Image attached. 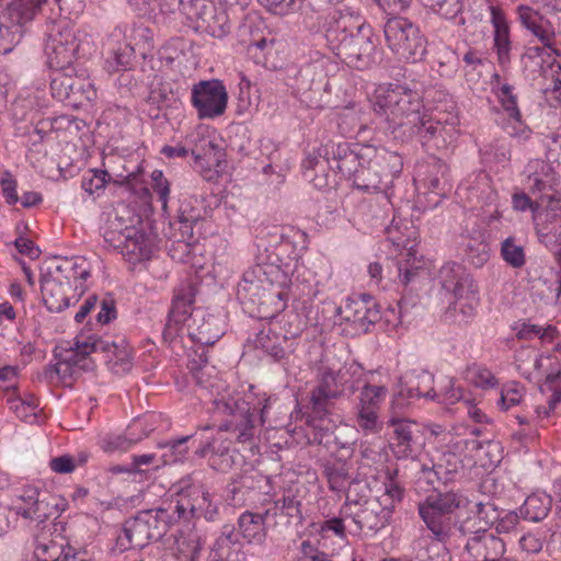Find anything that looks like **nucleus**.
Returning <instances> with one entry per match:
<instances>
[{
  "label": "nucleus",
  "instance_id": "f257e3e1",
  "mask_svg": "<svg viewBox=\"0 0 561 561\" xmlns=\"http://www.w3.org/2000/svg\"><path fill=\"white\" fill-rule=\"evenodd\" d=\"M419 94L402 85L380 88L376 94L374 111L385 123V130L394 140L409 142L416 138L425 146L435 140L445 126L425 114Z\"/></svg>",
  "mask_w": 561,
  "mask_h": 561
},
{
  "label": "nucleus",
  "instance_id": "f03ea898",
  "mask_svg": "<svg viewBox=\"0 0 561 561\" xmlns=\"http://www.w3.org/2000/svg\"><path fill=\"white\" fill-rule=\"evenodd\" d=\"M207 362L203 352L198 360L195 358L190 360L188 368L196 383L209 389L214 397L211 400L214 412L222 417L219 430L230 432L239 443L252 442L256 432V407L241 393L228 391L219 380H205L204 369L207 368Z\"/></svg>",
  "mask_w": 561,
  "mask_h": 561
},
{
  "label": "nucleus",
  "instance_id": "7ed1b4c3",
  "mask_svg": "<svg viewBox=\"0 0 561 561\" xmlns=\"http://www.w3.org/2000/svg\"><path fill=\"white\" fill-rule=\"evenodd\" d=\"M329 48L343 61L357 69L376 62V45L369 25L357 24L351 14L335 12L325 24Z\"/></svg>",
  "mask_w": 561,
  "mask_h": 561
},
{
  "label": "nucleus",
  "instance_id": "20e7f679",
  "mask_svg": "<svg viewBox=\"0 0 561 561\" xmlns=\"http://www.w3.org/2000/svg\"><path fill=\"white\" fill-rule=\"evenodd\" d=\"M465 497L454 490L427 495L417 504V512L433 538L446 542L457 525L456 512L463 506Z\"/></svg>",
  "mask_w": 561,
  "mask_h": 561
},
{
  "label": "nucleus",
  "instance_id": "39448f33",
  "mask_svg": "<svg viewBox=\"0 0 561 561\" xmlns=\"http://www.w3.org/2000/svg\"><path fill=\"white\" fill-rule=\"evenodd\" d=\"M167 510L141 511L125 520L116 538L119 551L144 548L152 540H159L167 531Z\"/></svg>",
  "mask_w": 561,
  "mask_h": 561
},
{
  "label": "nucleus",
  "instance_id": "423d86ee",
  "mask_svg": "<svg viewBox=\"0 0 561 561\" xmlns=\"http://www.w3.org/2000/svg\"><path fill=\"white\" fill-rule=\"evenodd\" d=\"M178 500L173 513L178 519L188 522L194 518H205L207 522H215L219 511L214 504L208 490L204 484L196 481L193 476L182 478L175 485Z\"/></svg>",
  "mask_w": 561,
  "mask_h": 561
},
{
  "label": "nucleus",
  "instance_id": "0eeeda50",
  "mask_svg": "<svg viewBox=\"0 0 561 561\" xmlns=\"http://www.w3.org/2000/svg\"><path fill=\"white\" fill-rule=\"evenodd\" d=\"M388 47L400 58L416 62L426 53V41L419 27L405 18L393 16L383 26Z\"/></svg>",
  "mask_w": 561,
  "mask_h": 561
},
{
  "label": "nucleus",
  "instance_id": "6e6552de",
  "mask_svg": "<svg viewBox=\"0 0 561 561\" xmlns=\"http://www.w3.org/2000/svg\"><path fill=\"white\" fill-rule=\"evenodd\" d=\"M402 167V159L397 152L374 148V156L360 165L353 183L358 190L383 192L382 184L389 183Z\"/></svg>",
  "mask_w": 561,
  "mask_h": 561
},
{
  "label": "nucleus",
  "instance_id": "1a4fd4ad",
  "mask_svg": "<svg viewBox=\"0 0 561 561\" xmlns=\"http://www.w3.org/2000/svg\"><path fill=\"white\" fill-rule=\"evenodd\" d=\"M82 43L78 38V31L61 21L54 23L47 34L45 53L51 69L65 68L73 65L80 55Z\"/></svg>",
  "mask_w": 561,
  "mask_h": 561
},
{
  "label": "nucleus",
  "instance_id": "9d476101",
  "mask_svg": "<svg viewBox=\"0 0 561 561\" xmlns=\"http://www.w3.org/2000/svg\"><path fill=\"white\" fill-rule=\"evenodd\" d=\"M340 513L351 519L356 531L379 530L389 524L392 507L377 497L351 500L347 496Z\"/></svg>",
  "mask_w": 561,
  "mask_h": 561
},
{
  "label": "nucleus",
  "instance_id": "9b49d317",
  "mask_svg": "<svg viewBox=\"0 0 561 561\" xmlns=\"http://www.w3.org/2000/svg\"><path fill=\"white\" fill-rule=\"evenodd\" d=\"M45 0H13L0 19V54L12 51L23 36V24L33 20Z\"/></svg>",
  "mask_w": 561,
  "mask_h": 561
},
{
  "label": "nucleus",
  "instance_id": "f8f14e48",
  "mask_svg": "<svg viewBox=\"0 0 561 561\" xmlns=\"http://www.w3.org/2000/svg\"><path fill=\"white\" fill-rule=\"evenodd\" d=\"M351 148L347 142L329 141L313 150L302 162L305 178L312 182L317 188L321 190L329 186L327 169L337 170V165L341 164L342 159L346 157Z\"/></svg>",
  "mask_w": 561,
  "mask_h": 561
},
{
  "label": "nucleus",
  "instance_id": "ddd939ff",
  "mask_svg": "<svg viewBox=\"0 0 561 561\" xmlns=\"http://www.w3.org/2000/svg\"><path fill=\"white\" fill-rule=\"evenodd\" d=\"M458 529L461 535L468 536L462 552L465 556L479 561H511L505 556L506 545L504 540L494 533L482 528L472 531L468 527V520L461 523Z\"/></svg>",
  "mask_w": 561,
  "mask_h": 561
},
{
  "label": "nucleus",
  "instance_id": "4468645a",
  "mask_svg": "<svg viewBox=\"0 0 561 561\" xmlns=\"http://www.w3.org/2000/svg\"><path fill=\"white\" fill-rule=\"evenodd\" d=\"M191 103L199 118H215L225 113L228 92L220 80H202L192 87Z\"/></svg>",
  "mask_w": 561,
  "mask_h": 561
},
{
  "label": "nucleus",
  "instance_id": "2eb2a0df",
  "mask_svg": "<svg viewBox=\"0 0 561 561\" xmlns=\"http://www.w3.org/2000/svg\"><path fill=\"white\" fill-rule=\"evenodd\" d=\"M104 240L129 261H145L151 255V241L134 226L119 228L112 224L104 233Z\"/></svg>",
  "mask_w": 561,
  "mask_h": 561
},
{
  "label": "nucleus",
  "instance_id": "dca6fc26",
  "mask_svg": "<svg viewBox=\"0 0 561 561\" xmlns=\"http://www.w3.org/2000/svg\"><path fill=\"white\" fill-rule=\"evenodd\" d=\"M388 424L393 428L392 450L397 458L414 459L425 445L423 426L402 416H390Z\"/></svg>",
  "mask_w": 561,
  "mask_h": 561
},
{
  "label": "nucleus",
  "instance_id": "f3484780",
  "mask_svg": "<svg viewBox=\"0 0 561 561\" xmlns=\"http://www.w3.org/2000/svg\"><path fill=\"white\" fill-rule=\"evenodd\" d=\"M387 392L385 386L366 382L362 387L355 407V422L365 434H375L381 430L382 423L379 420V410Z\"/></svg>",
  "mask_w": 561,
  "mask_h": 561
},
{
  "label": "nucleus",
  "instance_id": "a211bd4d",
  "mask_svg": "<svg viewBox=\"0 0 561 561\" xmlns=\"http://www.w3.org/2000/svg\"><path fill=\"white\" fill-rule=\"evenodd\" d=\"M345 383V374L342 370L335 371L329 367L321 368L319 383L311 391V414L318 419L327 415L333 400L340 398L344 392Z\"/></svg>",
  "mask_w": 561,
  "mask_h": 561
},
{
  "label": "nucleus",
  "instance_id": "6ab92c4d",
  "mask_svg": "<svg viewBox=\"0 0 561 561\" xmlns=\"http://www.w3.org/2000/svg\"><path fill=\"white\" fill-rule=\"evenodd\" d=\"M196 293V286L192 282L182 283L175 289L169 320L164 329V336L175 333L181 323L188 322V319L195 314V312H192V305Z\"/></svg>",
  "mask_w": 561,
  "mask_h": 561
},
{
  "label": "nucleus",
  "instance_id": "aec40b11",
  "mask_svg": "<svg viewBox=\"0 0 561 561\" xmlns=\"http://www.w3.org/2000/svg\"><path fill=\"white\" fill-rule=\"evenodd\" d=\"M343 319L352 322L364 331L380 319V311L370 295L364 294L348 299L343 311Z\"/></svg>",
  "mask_w": 561,
  "mask_h": 561
},
{
  "label": "nucleus",
  "instance_id": "412c9836",
  "mask_svg": "<svg viewBox=\"0 0 561 561\" xmlns=\"http://www.w3.org/2000/svg\"><path fill=\"white\" fill-rule=\"evenodd\" d=\"M21 504L14 505L18 515L26 519L44 523L58 512V505H51L46 497H41L36 488L27 486L20 495Z\"/></svg>",
  "mask_w": 561,
  "mask_h": 561
},
{
  "label": "nucleus",
  "instance_id": "4be33fe9",
  "mask_svg": "<svg viewBox=\"0 0 561 561\" xmlns=\"http://www.w3.org/2000/svg\"><path fill=\"white\" fill-rule=\"evenodd\" d=\"M72 286L70 280H62L58 276L48 274L42 278L41 291L45 306L51 312H61L69 307L68 293Z\"/></svg>",
  "mask_w": 561,
  "mask_h": 561
},
{
  "label": "nucleus",
  "instance_id": "5701e85b",
  "mask_svg": "<svg viewBox=\"0 0 561 561\" xmlns=\"http://www.w3.org/2000/svg\"><path fill=\"white\" fill-rule=\"evenodd\" d=\"M437 282L450 298L461 295L463 290H468L476 285L471 275L459 263H445L437 273Z\"/></svg>",
  "mask_w": 561,
  "mask_h": 561
},
{
  "label": "nucleus",
  "instance_id": "b1692460",
  "mask_svg": "<svg viewBox=\"0 0 561 561\" xmlns=\"http://www.w3.org/2000/svg\"><path fill=\"white\" fill-rule=\"evenodd\" d=\"M228 440L214 439L196 450L199 457H205L210 453V467L220 472H228L241 458L240 454L232 449Z\"/></svg>",
  "mask_w": 561,
  "mask_h": 561
},
{
  "label": "nucleus",
  "instance_id": "393cba45",
  "mask_svg": "<svg viewBox=\"0 0 561 561\" xmlns=\"http://www.w3.org/2000/svg\"><path fill=\"white\" fill-rule=\"evenodd\" d=\"M490 12L491 23L494 27V47L497 55V62L502 68H506L511 62L512 49L510 27L500 8L491 5Z\"/></svg>",
  "mask_w": 561,
  "mask_h": 561
},
{
  "label": "nucleus",
  "instance_id": "a878e982",
  "mask_svg": "<svg viewBox=\"0 0 561 561\" xmlns=\"http://www.w3.org/2000/svg\"><path fill=\"white\" fill-rule=\"evenodd\" d=\"M217 321L214 316L206 317L203 311H195L187 323L192 341L202 345L215 344L222 335L221 330L217 327Z\"/></svg>",
  "mask_w": 561,
  "mask_h": 561
},
{
  "label": "nucleus",
  "instance_id": "bb28decb",
  "mask_svg": "<svg viewBox=\"0 0 561 561\" xmlns=\"http://www.w3.org/2000/svg\"><path fill=\"white\" fill-rule=\"evenodd\" d=\"M141 83L145 84V92H147V101L149 103L162 107L170 105L174 100L171 84L163 81L162 77L152 67L149 70L142 68Z\"/></svg>",
  "mask_w": 561,
  "mask_h": 561
},
{
  "label": "nucleus",
  "instance_id": "cd10ccee",
  "mask_svg": "<svg viewBox=\"0 0 561 561\" xmlns=\"http://www.w3.org/2000/svg\"><path fill=\"white\" fill-rule=\"evenodd\" d=\"M193 22L196 23V28L208 33L213 37H222L229 32L227 13L221 8H217L210 0Z\"/></svg>",
  "mask_w": 561,
  "mask_h": 561
},
{
  "label": "nucleus",
  "instance_id": "c85d7f7f",
  "mask_svg": "<svg viewBox=\"0 0 561 561\" xmlns=\"http://www.w3.org/2000/svg\"><path fill=\"white\" fill-rule=\"evenodd\" d=\"M270 511L266 510L264 513H252L247 511L239 516V531L249 543H264L267 535L266 519Z\"/></svg>",
  "mask_w": 561,
  "mask_h": 561
},
{
  "label": "nucleus",
  "instance_id": "c756f323",
  "mask_svg": "<svg viewBox=\"0 0 561 561\" xmlns=\"http://www.w3.org/2000/svg\"><path fill=\"white\" fill-rule=\"evenodd\" d=\"M205 202L206 198L204 196L197 195H192L182 202L179 209V221L183 234L192 236L193 225L198 224L208 216L209 209Z\"/></svg>",
  "mask_w": 561,
  "mask_h": 561
},
{
  "label": "nucleus",
  "instance_id": "7c9ffc66",
  "mask_svg": "<svg viewBox=\"0 0 561 561\" xmlns=\"http://www.w3.org/2000/svg\"><path fill=\"white\" fill-rule=\"evenodd\" d=\"M434 376L426 371L413 370L403 377L402 394L409 398H421L435 400L436 390L434 389Z\"/></svg>",
  "mask_w": 561,
  "mask_h": 561
},
{
  "label": "nucleus",
  "instance_id": "2f4dec72",
  "mask_svg": "<svg viewBox=\"0 0 561 561\" xmlns=\"http://www.w3.org/2000/svg\"><path fill=\"white\" fill-rule=\"evenodd\" d=\"M72 368L82 370H91L93 368L92 360L89 357H82L75 343L69 348L64 350L59 362L53 367L51 373L66 377L72 374Z\"/></svg>",
  "mask_w": 561,
  "mask_h": 561
},
{
  "label": "nucleus",
  "instance_id": "473e14b6",
  "mask_svg": "<svg viewBox=\"0 0 561 561\" xmlns=\"http://www.w3.org/2000/svg\"><path fill=\"white\" fill-rule=\"evenodd\" d=\"M374 156V147L354 145L347 152L346 157L342 159L341 164L337 165V172L344 176L355 179L360 165L365 161H369Z\"/></svg>",
  "mask_w": 561,
  "mask_h": 561
},
{
  "label": "nucleus",
  "instance_id": "72a5a7b5",
  "mask_svg": "<svg viewBox=\"0 0 561 561\" xmlns=\"http://www.w3.org/2000/svg\"><path fill=\"white\" fill-rule=\"evenodd\" d=\"M96 99V90L92 82L81 75H76L71 91L65 100V104L73 108L82 107L85 103L92 102Z\"/></svg>",
  "mask_w": 561,
  "mask_h": 561
},
{
  "label": "nucleus",
  "instance_id": "f704fd0d",
  "mask_svg": "<svg viewBox=\"0 0 561 561\" xmlns=\"http://www.w3.org/2000/svg\"><path fill=\"white\" fill-rule=\"evenodd\" d=\"M552 500L549 495H530L528 496L522 507L519 514L523 519L530 522H540L547 517L551 510Z\"/></svg>",
  "mask_w": 561,
  "mask_h": 561
},
{
  "label": "nucleus",
  "instance_id": "c9c22d12",
  "mask_svg": "<svg viewBox=\"0 0 561 561\" xmlns=\"http://www.w3.org/2000/svg\"><path fill=\"white\" fill-rule=\"evenodd\" d=\"M351 465L342 459H334L324 465V474L333 491L343 490L351 481Z\"/></svg>",
  "mask_w": 561,
  "mask_h": 561
},
{
  "label": "nucleus",
  "instance_id": "e433bc0d",
  "mask_svg": "<svg viewBox=\"0 0 561 561\" xmlns=\"http://www.w3.org/2000/svg\"><path fill=\"white\" fill-rule=\"evenodd\" d=\"M266 284H273L267 271L262 265H256L244 272L241 283L238 286V294L256 295L264 289Z\"/></svg>",
  "mask_w": 561,
  "mask_h": 561
},
{
  "label": "nucleus",
  "instance_id": "4c0bfd02",
  "mask_svg": "<svg viewBox=\"0 0 561 561\" xmlns=\"http://www.w3.org/2000/svg\"><path fill=\"white\" fill-rule=\"evenodd\" d=\"M75 345L82 357H88L92 353L103 354L106 363H112L111 353L115 352L117 348V342L98 337L95 335H91L84 341L77 340Z\"/></svg>",
  "mask_w": 561,
  "mask_h": 561
},
{
  "label": "nucleus",
  "instance_id": "58836bf2",
  "mask_svg": "<svg viewBox=\"0 0 561 561\" xmlns=\"http://www.w3.org/2000/svg\"><path fill=\"white\" fill-rule=\"evenodd\" d=\"M77 75V69L73 65L54 69L51 80H50V89L51 95L60 101L65 102V100L69 95V91H71V87L73 84L75 76Z\"/></svg>",
  "mask_w": 561,
  "mask_h": 561
},
{
  "label": "nucleus",
  "instance_id": "ea45409f",
  "mask_svg": "<svg viewBox=\"0 0 561 561\" xmlns=\"http://www.w3.org/2000/svg\"><path fill=\"white\" fill-rule=\"evenodd\" d=\"M501 256L513 268H522L526 264L524 243L515 236H510L501 242Z\"/></svg>",
  "mask_w": 561,
  "mask_h": 561
},
{
  "label": "nucleus",
  "instance_id": "a19ab883",
  "mask_svg": "<svg viewBox=\"0 0 561 561\" xmlns=\"http://www.w3.org/2000/svg\"><path fill=\"white\" fill-rule=\"evenodd\" d=\"M516 12L522 25L537 36L545 45H549L550 36L539 23L542 19L540 13L525 4L518 5Z\"/></svg>",
  "mask_w": 561,
  "mask_h": 561
},
{
  "label": "nucleus",
  "instance_id": "79ce46f5",
  "mask_svg": "<svg viewBox=\"0 0 561 561\" xmlns=\"http://www.w3.org/2000/svg\"><path fill=\"white\" fill-rule=\"evenodd\" d=\"M390 201L385 192H377L375 196L360 199L356 205V213L363 218H378L388 210Z\"/></svg>",
  "mask_w": 561,
  "mask_h": 561
},
{
  "label": "nucleus",
  "instance_id": "37998d69",
  "mask_svg": "<svg viewBox=\"0 0 561 561\" xmlns=\"http://www.w3.org/2000/svg\"><path fill=\"white\" fill-rule=\"evenodd\" d=\"M202 545L196 534L181 535L175 541V556L179 561H199Z\"/></svg>",
  "mask_w": 561,
  "mask_h": 561
},
{
  "label": "nucleus",
  "instance_id": "c03bdc74",
  "mask_svg": "<svg viewBox=\"0 0 561 561\" xmlns=\"http://www.w3.org/2000/svg\"><path fill=\"white\" fill-rule=\"evenodd\" d=\"M446 484L445 478L440 476V472L436 470V467L422 465L416 473L415 488L421 491L433 490V493L443 492L439 490V484Z\"/></svg>",
  "mask_w": 561,
  "mask_h": 561
},
{
  "label": "nucleus",
  "instance_id": "a18cd8bd",
  "mask_svg": "<svg viewBox=\"0 0 561 561\" xmlns=\"http://www.w3.org/2000/svg\"><path fill=\"white\" fill-rule=\"evenodd\" d=\"M540 391L542 393L550 392L551 394L548 399V408L538 407L536 412L538 415L545 414L548 416L550 411L554 410L556 405L561 401L560 373L549 374L545 382L540 386Z\"/></svg>",
  "mask_w": 561,
  "mask_h": 561
},
{
  "label": "nucleus",
  "instance_id": "49530a36",
  "mask_svg": "<svg viewBox=\"0 0 561 561\" xmlns=\"http://www.w3.org/2000/svg\"><path fill=\"white\" fill-rule=\"evenodd\" d=\"M194 435L183 436L178 439H170L159 443L158 446L163 450L162 458L164 463H172L182 461L188 451L186 443L191 440Z\"/></svg>",
  "mask_w": 561,
  "mask_h": 561
},
{
  "label": "nucleus",
  "instance_id": "de8ad7c7",
  "mask_svg": "<svg viewBox=\"0 0 561 561\" xmlns=\"http://www.w3.org/2000/svg\"><path fill=\"white\" fill-rule=\"evenodd\" d=\"M254 343L256 348H261L275 359H280L285 355V351L280 345V336L271 329L261 330Z\"/></svg>",
  "mask_w": 561,
  "mask_h": 561
},
{
  "label": "nucleus",
  "instance_id": "09e8293b",
  "mask_svg": "<svg viewBox=\"0 0 561 561\" xmlns=\"http://www.w3.org/2000/svg\"><path fill=\"white\" fill-rule=\"evenodd\" d=\"M454 309L461 312L466 318L473 316L479 298H478V286L473 285L468 290H463L461 295L453 298Z\"/></svg>",
  "mask_w": 561,
  "mask_h": 561
},
{
  "label": "nucleus",
  "instance_id": "8fccbe9b",
  "mask_svg": "<svg viewBox=\"0 0 561 561\" xmlns=\"http://www.w3.org/2000/svg\"><path fill=\"white\" fill-rule=\"evenodd\" d=\"M436 470L440 472V476L445 478V481H451L454 476L462 467V461L453 451H444L434 463Z\"/></svg>",
  "mask_w": 561,
  "mask_h": 561
},
{
  "label": "nucleus",
  "instance_id": "3c124183",
  "mask_svg": "<svg viewBox=\"0 0 561 561\" xmlns=\"http://www.w3.org/2000/svg\"><path fill=\"white\" fill-rule=\"evenodd\" d=\"M136 424H133L128 427L127 432L124 435L110 436L106 439L105 449L106 450H126L131 445L140 442L148 433L136 434L135 433Z\"/></svg>",
  "mask_w": 561,
  "mask_h": 561
},
{
  "label": "nucleus",
  "instance_id": "603ef678",
  "mask_svg": "<svg viewBox=\"0 0 561 561\" xmlns=\"http://www.w3.org/2000/svg\"><path fill=\"white\" fill-rule=\"evenodd\" d=\"M66 554L67 547L53 540L39 542L35 548V556L38 561H64Z\"/></svg>",
  "mask_w": 561,
  "mask_h": 561
},
{
  "label": "nucleus",
  "instance_id": "864d4df0",
  "mask_svg": "<svg viewBox=\"0 0 561 561\" xmlns=\"http://www.w3.org/2000/svg\"><path fill=\"white\" fill-rule=\"evenodd\" d=\"M142 70L140 76L135 77L134 72L124 70L117 78V85L123 93H129L133 95L145 94V84L141 83Z\"/></svg>",
  "mask_w": 561,
  "mask_h": 561
},
{
  "label": "nucleus",
  "instance_id": "5fc2aeb1",
  "mask_svg": "<svg viewBox=\"0 0 561 561\" xmlns=\"http://www.w3.org/2000/svg\"><path fill=\"white\" fill-rule=\"evenodd\" d=\"M8 404L11 411L15 413L22 421L34 424L38 421V413L35 411L34 405L30 403L21 402L20 396L9 397Z\"/></svg>",
  "mask_w": 561,
  "mask_h": 561
},
{
  "label": "nucleus",
  "instance_id": "6e6d98bb",
  "mask_svg": "<svg viewBox=\"0 0 561 561\" xmlns=\"http://www.w3.org/2000/svg\"><path fill=\"white\" fill-rule=\"evenodd\" d=\"M134 58V48L128 44H124L114 51L113 59H108L107 65L108 68L114 71H124L127 70L126 68L131 65Z\"/></svg>",
  "mask_w": 561,
  "mask_h": 561
},
{
  "label": "nucleus",
  "instance_id": "4d7b16f0",
  "mask_svg": "<svg viewBox=\"0 0 561 561\" xmlns=\"http://www.w3.org/2000/svg\"><path fill=\"white\" fill-rule=\"evenodd\" d=\"M425 2L445 19H454L462 11L461 0H425Z\"/></svg>",
  "mask_w": 561,
  "mask_h": 561
},
{
  "label": "nucleus",
  "instance_id": "13d9d810",
  "mask_svg": "<svg viewBox=\"0 0 561 561\" xmlns=\"http://www.w3.org/2000/svg\"><path fill=\"white\" fill-rule=\"evenodd\" d=\"M466 255L471 264L480 267L490 259V248L484 242L469 241L466 245Z\"/></svg>",
  "mask_w": 561,
  "mask_h": 561
},
{
  "label": "nucleus",
  "instance_id": "bf43d9fd",
  "mask_svg": "<svg viewBox=\"0 0 561 561\" xmlns=\"http://www.w3.org/2000/svg\"><path fill=\"white\" fill-rule=\"evenodd\" d=\"M107 176L106 171L90 170L88 174L82 178L81 187L87 193L93 194L105 186Z\"/></svg>",
  "mask_w": 561,
  "mask_h": 561
},
{
  "label": "nucleus",
  "instance_id": "052dcab7",
  "mask_svg": "<svg viewBox=\"0 0 561 561\" xmlns=\"http://www.w3.org/2000/svg\"><path fill=\"white\" fill-rule=\"evenodd\" d=\"M461 398V389L455 388L454 380L451 378H445L442 388L439 391H436L435 400L448 405L458 402Z\"/></svg>",
  "mask_w": 561,
  "mask_h": 561
},
{
  "label": "nucleus",
  "instance_id": "680f3d73",
  "mask_svg": "<svg viewBox=\"0 0 561 561\" xmlns=\"http://www.w3.org/2000/svg\"><path fill=\"white\" fill-rule=\"evenodd\" d=\"M500 100L503 108L508 114V117H518L520 116L519 108L517 106L516 95L513 94V87L510 84H502L500 88Z\"/></svg>",
  "mask_w": 561,
  "mask_h": 561
},
{
  "label": "nucleus",
  "instance_id": "e2e57ef3",
  "mask_svg": "<svg viewBox=\"0 0 561 561\" xmlns=\"http://www.w3.org/2000/svg\"><path fill=\"white\" fill-rule=\"evenodd\" d=\"M339 126L344 134L350 136L353 133L359 135L366 129L365 124L357 121L356 114L353 111H346L341 115Z\"/></svg>",
  "mask_w": 561,
  "mask_h": 561
},
{
  "label": "nucleus",
  "instance_id": "0e129e2a",
  "mask_svg": "<svg viewBox=\"0 0 561 561\" xmlns=\"http://www.w3.org/2000/svg\"><path fill=\"white\" fill-rule=\"evenodd\" d=\"M293 249V245L289 241H283L277 247V256L279 263L284 266L286 273H296L298 272L299 267V256L298 254H295L294 256L288 255L287 257H282L284 253H286L288 250Z\"/></svg>",
  "mask_w": 561,
  "mask_h": 561
},
{
  "label": "nucleus",
  "instance_id": "69168bd1",
  "mask_svg": "<svg viewBox=\"0 0 561 561\" xmlns=\"http://www.w3.org/2000/svg\"><path fill=\"white\" fill-rule=\"evenodd\" d=\"M476 514L478 518L483 522L484 526H491L499 519V511L491 502H479L476 504Z\"/></svg>",
  "mask_w": 561,
  "mask_h": 561
},
{
  "label": "nucleus",
  "instance_id": "338daca9",
  "mask_svg": "<svg viewBox=\"0 0 561 561\" xmlns=\"http://www.w3.org/2000/svg\"><path fill=\"white\" fill-rule=\"evenodd\" d=\"M209 0H179V12L193 22Z\"/></svg>",
  "mask_w": 561,
  "mask_h": 561
},
{
  "label": "nucleus",
  "instance_id": "774afa93",
  "mask_svg": "<svg viewBox=\"0 0 561 561\" xmlns=\"http://www.w3.org/2000/svg\"><path fill=\"white\" fill-rule=\"evenodd\" d=\"M468 379L477 387L489 388L494 386L492 373L485 368H476L468 371Z\"/></svg>",
  "mask_w": 561,
  "mask_h": 561
}]
</instances>
